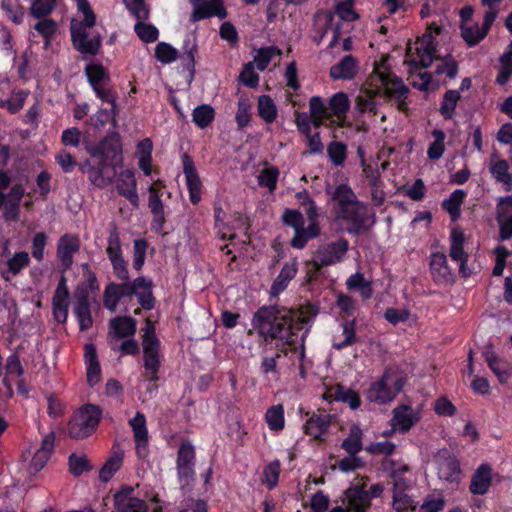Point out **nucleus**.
Returning <instances> with one entry per match:
<instances>
[{
  "instance_id": "1",
  "label": "nucleus",
  "mask_w": 512,
  "mask_h": 512,
  "mask_svg": "<svg viewBox=\"0 0 512 512\" xmlns=\"http://www.w3.org/2000/svg\"><path fill=\"white\" fill-rule=\"evenodd\" d=\"M86 151L93 161L85 159L78 164L75 157L65 150L55 156V161L64 173H71L78 166L91 184L100 189L106 188L113 182L117 168L123 164L120 134L117 131L108 133L97 144L88 146Z\"/></svg>"
},
{
  "instance_id": "2",
  "label": "nucleus",
  "mask_w": 512,
  "mask_h": 512,
  "mask_svg": "<svg viewBox=\"0 0 512 512\" xmlns=\"http://www.w3.org/2000/svg\"><path fill=\"white\" fill-rule=\"evenodd\" d=\"M308 320L307 308L296 314L293 310L283 306L264 305L253 314L251 323L265 341L278 340L276 343L278 353L286 356L288 354L287 347L291 351H296L297 345L293 336L302 330Z\"/></svg>"
},
{
  "instance_id": "3",
  "label": "nucleus",
  "mask_w": 512,
  "mask_h": 512,
  "mask_svg": "<svg viewBox=\"0 0 512 512\" xmlns=\"http://www.w3.org/2000/svg\"><path fill=\"white\" fill-rule=\"evenodd\" d=\"M333 202V211L338 220L350 224L348 233L359 235L369 229V209L367 204L358 200L353 189L346 183L337 185L332 192L327 190Z\"/></svg>"
},
{
  "instance_id": "4",
  "label": "nucleus",
  "mask_w": 512,
  "mask_h": 512,
  "mask_svg": "<svg viewBox=\"0 0 512 512\" xmlns=\"http://www.w3.org/2000/svg\"><path fill=\"white\" fill-rule=\"evenodd\" d=\"M406 379L400 374L394 366H386L382 375L373 381L366 391V398L379 405L387 404L399 394Z\"/></svg>"
},
{
  "instance_id": "5",
  "label": "nucleus",
  "mask_w": 512,
  "mask_h": 512,
  "mask_svg": "<svg viewBox=\"0 0 512 512\" xmlns=\"http://www.w3.org/2000/svg\"><path fill=\"white\" fill-rule=\"evenodd\" d=\"M143 347V377L154 389H157L156 383L159 380V371L161 367L160 347L161 343L155 334V328L150 320H147L145 333L142 339Z\"/></svg>"
},
{
  "instance_id": "6",
  "label": "nucleus",
  "mask_w": 512,
  "mask_h": 512,
  "mask_svg": "<svg viewBox=\"0 0 512 512\" xmlns=\"http://www.w3.org/2000/svg\"><path fill=\"white\" fill-rule=\"evenodd\" d=\"M102 419V410L95 404H86L72 417L67 425L69 437L80 440L91 436Z\"/></svg>"
},
{
  "instance_id": "7",
  "label": "nucleus",
  "mask_w": 512,
  "mask_h": 512,
  "mask_svg": "<svg viewBox=\"0 0 512 512\" xmlns=\"http://www.w3.org/2000/svg\"><path fill=\"white\" fill-rule=\"evenodd\" d=\"M349 243L345 238L321 245L315 252L313 260L309 263L315 271H321L323 267L334 265L341 261L348 251Z\"/></svg>"
},
{
  "instance_id": "8",
  "label": "nucleus",
  "mask_w": 512,
  "mask_h": 512,
  "mask_svg": "<svg viewBox=\"0 0 512 512\" xmlns=\"http://www.w3.org/2000/svg\"><path fill=\"white\" fill-rule=\"evenodd\" d=\"M195 460L194 446L189 440H183L180 443L176 459L177 477L181 485H189L194 480Z\"/></svg>"
},
{
  "instance_id": "9",
  "label": "nucleus",
  "mask_w": 512,
  "mask_h": 512,
  "mask_svg": "<svg viewBox=\"0 0 512 512\" xmlns=\"http://www.w3.org/2000/svg\"><path fill=\"white\" fill-rule=\"evenodd\" d=\"M71 41L75 50L83 55L95 56L102 45V37L99 33L89 35L87 29L82 26H71Z\"/></svg>"
},
{
  "instance_id": "10",
  "label": "nucleus",
  "mask_w": 512,
  "mask_h": 512,
  "mask_svg": "<svg viewBox=\"0 0 512 512\" xmlns=\"http://www.w3.org/2000/svg\"><path fill=\"white\" fill-rule=\"evenodd\" d=\"M183 173L186 179V186L189 193V200L193 205L199 204L202 198L203 184L194 164L188 153L181 155Z\"/></svg>"
},
{
  "instance_id": "11",
  "label": "nucleus",
  "mask_w": 512,
  "mask_h": 512,
  "mask_svg": "<svg viewBox=\"0 0 512 512\" xmlns=\"http://www.w3.org/2000/svg\"><path fill=\"white\" fill-rule=\"evenodd\" d=\"M133 492V487L124 485L113 495L116 512H147L148 506L146 502L138 497H134Z\"/></svg>"
},
{
  "instance_id": "12",
  "label": "nucleus",
  "mask_w": 512,
  "mask_h": 512,
  "mask_svg": "<svg viewBox=\"0 0 512 512\" xmlns=\"http://www.w3.org/2000/svg\"><path fill=\"white\" fill-rule=\"evenodd\" d=\"M332 424V415L322 411L319 413L313 412L303 425L304 433L313 440L324 442L326 435Z\"/></svg>"
},
{
  "instance_id": "13",
  "label": "nucleus",
  "mask_w": 512,
  "mask_h": 512,
  "mask_svg": "<svg viewBox=\"0 0 512 512\" xmlns=\"http://www.w3.org/2000/svg\"><path fill=\"white\" fill-rule=\"evenodd\" d=\"M80 249V240L78 236L64 234L60 237L57 245V259L62 267V273H65L73 265V256Z\"/></svg>"
},
{
  "instance_id": "14",
  "label": "nucleus",
  "mask_w": 512,
  "mask_h": 512,
  "mask_svg": "<svg viewBox=\"0 0 512 512\" xmlns=\"http://www.w3.org/2000/svg\"><path fill=\"white\" fill-rule=\"evenodd\" d=\"M437 463L440 479L449 483L459 482L461 474L460 462L454 455L444 449L439 452Z\"/></svg>"
},
{
  "instance_id": "15",
  "label": "nucleus",
  "mask_w": 512,
  "mask_h": 512,
  "mask_svg": "<svg viewBox=\"0 0 512 512\" xmlns=\"http://www.w3.org/2000/svg\"><path fill=\"white\" fill-rule=\"evenodd\" d=\"M375 72L378 73L379 80L383 86L384 96L387 99L401 98L410 93L409 87L403 82L402 78L390 71L379 72L378 68H375Z\"/></svg>"
},
{
  "instance_id": "16",
  "label": "nucleus",
  "mask_w": 512,
  "mask_h": 512,
  "mask_svg": "<svg viewBox=\"0 0 512 512\" xmlns=\"http://www.w3.org/2000/svg\"><path fill=\"white\" fill-rule=\"evenodd\" d=\"M224 19L227 17V10L224 6V0H206L193 7L190 15V21L195 23L211 17Z\"/></svg>"
},
{
  "instance_id": "17",
  "label": "nucleus",
  "mask_w": 512,
  "mask_h": 512,
  "mask_svg": "<svg viewBox=\"0 0 512 512\" xmlns=\"http://www.w3.org/2000/svg\"><path fill=\"white\" fill-rule=\"evenodd\" d=\"M25 194V189L22 184L16 183L10 187L7 193L5 203H3L2 217L5 221L15 222L19 219L20 205L22 198Z\"/></svg>"
},
{
  "instance_id": "18",
  "label": "nucleus",
  "mask_w": 512,
  "mask_h": 512,
  "mask_svg": "<svg viewBox=\"0 0 512 512\" xmlns=\"http://www.w3.org/2000/svg\"><path fill=\"white\" fill-rule=\"evenodd\" d=\"M430 273L433 282L437 285L449 284L454 280L453 273L447 262V257L444 253L435 252L430 256Z\"/></svg>"
},
{
  "instance_id": "19",
  "label": "nucleus",
  "mask_w": 512,
  "mask_h": 512,
  "mask_svg": "<svg viewBox=\"0 0 512 512\" xmlns=\"http://www.w3.org/2000/svg\"><path fill=\"white\" fill-rule=\"evenodd\" d=\"M116 188L118 194L127 199L134 208L139 207L137 181L132 169H126L120 173Z\"/></svg>"
},
{
  "instance_id": "20",
  "label": "nucleus",
  "mask_w": 512,
  "mask_h": 512,
  "mask_svg": "<svg viewBox=\"0 0 512 512\" xmlns=\"http://www.w3.org/2000/svg\"><path fill=\"white\" fill-rule=\"evenodd\" d=\"M347 499V512H368L372 506L369 498L366 495L364 485H354L345 491Z\"/></svg>"
},
{
  "instance_id": "21",
  "label": "nucleus",
  "mask_w": 512,
  "mask_h": 512,
  "mask_svg": "<svg viewBox=\"0 0 512 512\" xmlns=\"http://www.w3.org/2000/svg\"><path fill=\"white\" fill-rule=\"evenodd\" d=\"M358 70V61L353 55L349 54L330 67L329 76L332 80H353Z\"/></svg>"
},
{
  "instance_id": "22",
  "label": "nucleus",
  "mask_w": 512,
  "mask_h": 512,
  "mask_svg": "<svg viewBox=\"0 0 512 512\" xmlns=\"http://www.w3.org/2000/svg\"><path fill=\"white\" fill-rule=\"evenodd\" d=\"M297 272V258H293L289 262H286L270 287V295L273 297H277L284 290H286L291 280L295 278Z\"/></svg>"
},
{
  "instance_id": "23",
  "label": "nucleus",
  "mask_w": 512,
  "mask_h": 512,
  "mask_svg": "<svg viewBox=\"0 0 512 512\" xmlns=\"http://www.w3.org/2000/svg\"><path fill=\"white\" fill-rule=\"evenodd\" d=\"M419 416L411 406L400 405L393 410L392 425L400 432H408L417 422Z\"/></svg>"
},
{
  "instance_id": "24",
  "label": "nucleus",
  "mask_w": 512,
  "mask_h": 512,
  "mask_svg": "<svg viewBox=\"0 0 512 512\" xmlns=\"http://www.w3.org/2000/svg\"><path fill=\"white\" fill-rule=\"evenodd\" d=\"M482 354L488 367L498 378L499 382L502 384L506 383L511 376L508 364L497 356L492 346H486Z\"/></svg>"
},
{
  "instance_id": "25",
  "label": "nucleus",
  "mask_w": 512,
  "mask_h": 512,
  "mask_svg": "<svg viewBox=\"0 0 512 512\" xmlns=\"http://www.w3.org/2000/svg\"><path fill=\"white\" fill-rule=\"evenodd\" d=\"M491 483V467L484 463L472 475L469 490L474 495H484L488 492Z\"/></svg>"
},
{
  "instance_id": "26",
  "label": "nucleus",
  "mask_w": 512,
  "mask_h": 512,
  "mask_svg": "<svg viewBox=\"0 0 512 512\" xmlns=\"http://www.w3.org/2000/svg\"><path fill=\"white\" fill-rule=\"evenodd\" d=\"M512 206V195L500 198L497 205V221L499 223V238L502 241L512 237V216L503 218L506 209Z\"/></svg>"
},
{
  "instance_id": "27",
  "label": "nucleus",
  "mask_w": 512,
  "mask_h": 512,
  "mask_svg": "<svg viewBox=\"0 0 512 512\" xmlns=\"http://www.w3.org/2000/svg\"><path fill=\"white\" fill-rule=\"evenodd\" d=\"M450 257L452 260L460 263V270L462 271L464 265L468 261V254L464 251L465 235L463 231L457 227L453 228L450 233Z\"/></svg>"
},
{
  "instance_id": "28",
  "label": "nucleus",
  "mask_w": 512,
  "mask_h": 512,
  "mask_svg": "<svg viewBox=\"0 0 512 512\" xmlns=\"http://www.w3.org/2000/svg\"><path fill=\"white\" fill-rule=\"evenodd\" d=\"M152 152L153 142L150 138L140 140L136 145V157L138 159V167L145 176L152 173Z\"/></svg>"
},
{
  "instance_id": "29",
  "label": "nucleus",
  "mask_w": 512,
  "mask_h": 512,
  "mask_svg": "<svg viewBox=\"0 0 512 512\" xmlns=\"http://www.w3.org/2000/svg\"><path fill=\"white\" fill-rule=\"evenodd\" d=\"M467 192L463 189H456L453 191L449 198L444 199L442 208L447 211L452 221H457L461 216V205L463 204Z\"/></svg>"
},
{
  "instance_id": "30",
  "label": "nucleus",
  "mask_w": 512,
  "mask_h": 512,
  "mask_svg": "<svg viewBox=\"0 0 512 512\" xmlns=\"http://www.w3.org/2000/svg\"><path fill=\"white\" fill-rule=\"evenodd\" d=\"M110 327L118 338L131 337L136 332V320L130 316H118L110 321Z\"/></svg>"
},
{
  "instance_id": "31",
  "label": "nucleus",
  "mask_w": 512,
  "mask_h": 512,
  "mask_svg": "<svg viewBox=\"0 0 512 512\" xmlns=\"http://www.w3.org/2000/svg\"><path fill=\"white\" fill-rule=\"evenodd\" d=\"M424 37L427 38V42L422 43L420 47H417L418 59L413 61L414 65L419 68L430 67L436 52L433 37L430 34L424 35Z\"/></svg>"
},
{
  "instance_id": "32",
  "label": "nucleus",
  "mask_w": 512,
  "mask_h": 512,
  "mask_svg": "<svg viewBox=\"0 0 512 512\" xmlns=\"http://www.w3.org/2000/svg\"><path fill=\"white\" fill-rule=\"evenodd\" d=\"M460 99L461 94L458 90L449 89L444 93L443 99L440 103L439 112L445 120L453 119L455 115V109Z\"/></svg>"
},
{
  "instance_id": "33",
  "label": "nucleus",
  "mask_w": 512,
  "mask_h": 512,
  "mask_svg": "<svg viewBox=\"0 0 512 512\" xmlns=\"http://www.w3.org/2000/svg\"><path fill=\"white\" fill-rule=\"evenodd\" d=\"M85 74L92 89L97 86H101L110 80L108 71L99 63H90L86 65Z\"/></svg>"
},
{
  "instance_id": "34",
  "label": "nucleus",
  "mask_w": 512,
  "mask_h": 512,
  "mask_svg": "<svg viewBox=\"0 0 512 512\" xmlns=\"http://www.w3.org/2000/svg\"><path fill=\"white\" fill-rule=\"evenodd\" d=\"M164 188L165 184L161 180H157L149 186L148 207L151 213L165 212L164 204L161 199Z\"/></svg>"
},
{
  "instance_id": "35",
  "label": "nucleus",
  "mask_w": 512,
  "mask_h": 512,
  "mask_svg": "<svg viewBox=\"0 0 512 512\" xmlns=\"http://www.w3.org/2000/svg\"><path fill=\"white\" fill-rule=\"evenodd\" d=\"M362 435L363 433L359 426L353 425L348 436L341 444L342 449L351 456L357 455L363 449Z\"/></svg>"
},
{
  "instance_id": "36",
  "label": "nucleus",
  "mask_w": 512,
  "mask_h": 512,
  "mask_svg": "<svg viewBox=\"0 0 512 512\" xmlns=\"http://www.w3.org/2000/svg\"><path fill=\"white\" fill-rule=\"evenodd\" d=\"M215 110L209 104H201L194 108L192 112V121L200 128L205 129L214 121Z\"/></svg>"
},
{
  "instance_id": "37",
  "label": "nucleus",
  "mask_w": 512,
  "mask_h": 512,
  "mask_svg": "<svg viewBox=\"0 0 512 512\" xmlns=\"http://www.w3.org/2000/svg\"><path fill=\"white\" fill-rule=\"evenodd\" d=\"M265 420L271 431L279 432L285 426L284 407L282 404L273 405L267 409Z\"/></svg>"
},
{
  "instance_id": "38",
  "label": "nucleus",
  "mask_w": 512,
  "mask_h": 512,
  "mask_svg": "<svg viewBox=\"0 0 512 512\" xmlns=\"http://www.w3.org/2000/svg\"><path fill=\"white\" fill-rule=\"evenodd\" d=\"M258 115L266 122L272 123L277 117V107L269 95H261L258 98Z\"/></svg>"
},
{
  "instance_id": "39",
  "label": "nucleus",
  "mask_w": 512,
  "mask_h": 512,
  "mask_svg": "<svg viewBox=\"0 0 512 512\" xmlns=\"http://www.w3.org/2000/svg\"><path fill=\"white\" fill-rule=\"evenodd\" d=\"M491 174L497 182L505 185L506 191L512 189V175L509 173V165L506 160H498L491 166Z\"/></svg>"
},
{
  "instance_id": "40",
  "label": "nucleus",
  "mask_w": 512,
  "mask_h": 512,
  "mask_svg": "<svg viewBox=\"0 0 512 512\" xmlns=\"http://www.w3.org/2000/svg\"><path fill=\"white\" fill-rule=\"evenodd\" d=\"M431 134L434 137V141L428 147L427 156L430 160H438L445 152L446 135L440 129H434Z\"/></svg>"
},
{
  "instance_id": "41",
  "label": "nucleus",
  "mask_w": 512,
  "mask_h": 512,
  "mask_svg": "<svg viewBox=\"0 0 512 512\" xmlns=\"http://www.w3.org/2000/svg\"><path fill=\"white\" fill-rule=\"evenodd\" d=\"M350 108V101L346 93L338 92L334 94L328 102V109L336 117L345 116Z\"/></svg>"
},
{
  "instance_id": "42",
  "label": "nucleus",
  "mask_w": 512,
  "mask_h": 512,
  "mask_svg": "<svg viewBox=\"0 0 512 512\" xmlns=\"http://www.w3.org/2000/svg\"><path fill=\"white\" fill-rule=\"evenodd\" d=\"M122 462L123 456L121 453H116L111 456L100 469V480L104 483L110 481L114 474L120 469Z\"/></svg>"
},
{
  "instance_id": "43",
  "label": "nucleus",
  "mask_w": 512,
  "mask_h": 512,
  "mask_svg": "<svg viewBox=\"0 0 512 512\" xmlns=\"http://www.w3.org/2000/svg\"><path fill=\"white\" fill-rule=\"evenodd\" d=\"M280 471L281 463L278 459L271 461L264 467L262 483L265 484L269 490H272L277 486Z\"/></svg>"
},
{
  "instance_id": "44",
  "label": "nucleus",
  "mask_w": 512,
  "mask_h": 512,
  "mask_svg": "<svg viewBox=\"0 0 512 512\" xmlns=\"http://www.w3.org/2000/svg\"><path fill=\"white\" fill-rule=\"evenodd\" d=\"M135 441H148V430L146 425V417L144 413L138 411L135 416L129 420Z\"/></svg>"
},
{
  "instance_id": "45",
  "label": "nucleus",
  "mask_w": 512,
  "mask_h": 512,
  "mask_svg": "<svg viewBox=\"0 0 512 512\" xmlns=\"http://www.w3.org/2000/svg\"><path fill=\"white\" fill-rule=\"evenodd\" d=\"M327 154L335 167L342 166L347 158V146L340 141H332L327 146Z\"/></svg>"
},
{
  "instance_id": "46",
  "label": "nucleus",
  "mask_w": 512,
  "mask_h": 512,
  "mask_svg": "<svg viewBox=\"0 0 512 512\" xmlns=\"http://www.w3.org/2000/svg\"><path fill=\"white\" fill-rule=\"evenodd\" d=\"M182 49L183 54L181 56V60L183 62V66L190 72L191 76H193L195 71V54L197 53V44L187 38L183 42Z\"/></svg>"
},
{
  "instance_id": "47",
  "label": "nucleus",
  "mask_w": 512,
  "mask_h": 512,
  "mask_svg": "<svg viewBox=\"0 0 512 512\" xmlns=\"http://www.w3.org/2000/svg\"><path fill=\"white\" fill-rule=\"evenodd\" d=\"M144 21L145 20L138 21L134 26V31L144 43H153L158 39L159 31L154 25L145 23Z\"/></svg>"
},
{
  "instance_id": "48",
  "label": "nucleus",
  "mask_w": 512,
  "mask_h": 512,
  "mask_svg": "<svg viewBox=\"0 0 512 512\" xmlns=\"http://www.w3.org/2000/svg\"><path fill=\"white\" fill-rule=\"evenodd\" d=\"M142 287H149L148 279L143 276H139L132 282L125 280L118 284V291L122 299L124 297L133 296L135 293H137V290L141 289Z\"/></svg>"
},
{
  "instance_id": "49",
  "label": "nucleus",
  "mask_w": 512,
  "mask_h": 512,
  "mask_svg": "<svg viewBox=\"0 0 512 512\" xmlns=\"http://www.w3.org/2000/svg\"><path fill=\"white\" fill-rule=\"evenodd\" d=\"M356 109L361 113L369 112L376 115L378 112V104L375 100V94L373 92L367 93V90L359 94L356 97Z\"/></svg>"
},
{
  "instance_id": "50",
  "label": "nucleus",
  "mask_w": 512,
  "mask_h": 512,
  "mask_svg": "<svg viewBox=\"0 0 512 512\" xmlns=\"http://www.w3.org/2000/svg\"><path fill=\"white\" fill-rule=\"evenodd\" d=\"M461 35L469 47H473L481 42L487 35L478 24L474 26H461Z\"/></svg>"
},
{
  "instance_id": "51",
  "label": "nucleus",
  "mask_w": 512,
  "mask_h": 512,
  "mask_svg": "<svg viewBox=\"0 0 512 512\" xmlns=\"http://www.w3.org/2000/svg\"><path fill=\"white\" fill-rule=\"evenodd\" d=\"M275 55H281V50L277 46L260 48L254 59L258 70L264 71Z\"/></svg>"
},
{
  "instance_id": "52",
  "label": "nucleus",
  "mask_w": 512,
  "mask_h": 512,
  "mask_svg": "<svg viewBox=\"0 0 512 512\" xmlns=\"http://www.w3.org/2000/svg\"><path fill=\"white\" fill-rule=\"evenodd\" d=\"M29 264V254L26 251L17 252L7 261L8 273L16 276Z\"/></svg>"
},
{
  "instance_id": "53",
  "label": "nucleus",
  "mask_w": 512,
  "mask_h": 512,
  "mask_svg": "<svg viewBox=\"0 0 512 512\" xmlns=\"http://www.w3.org/2000/svg\"><path fill=\"white\" fill-rule=\"evenodd\" d=\"M123 3L130 14L138 21L149 18L150 9L145 0H123Z\"/></svg>"
},
{
  "instance_id": "54",
  "label": "nucleus",
  "mask_w": 512,
  "mask_h": 512,
  "mask_svg": "<svg viewBox=\"0 0 512 512\" xmlns=\"http://www.w3.org/2000/svg\"><path fill=\"white\" fill-rule=\"evenodd\" d=\"M259 75L255 71L254 62H248L243 65L238 80L248 88H256L259 85Z\"/></svg>"
},
{
  "instance_id": "55",
  "label": "nucleus",
  "mask_w": 512,
  "mask_h": 512,
  "mask_svg": "<svg viewBox=\"0 0 512 512\" xmlns=\"http://www.w3.org/2000/svg\"><path fill=\"white\" fill-rule=\"evenodd\" d=\"M121 300L118 283L110 282L106 285L103 293V304L111 312L116 311L117 306Z\"/></svg>"
},
{
  "instance_id": "56",
  "label": "nucleus",
  "mask_w": 512,
  "mask_h": 512,
  "mask_svg": "<svg viewBox=\"0 0 512 512\" xmlns=\"http://www.w3.org/2000/svg\"><path fill=\"white\" fill-rule=\"evenodd\" d=\"M69 470L74 476H81L92 469L89 460L85 455L72 453L68 459Z\"/></svg>"
},
{
  "instance_id": "57",
  "label": "nucleus",
  "mask_w": 512,
  "mask_h": 512,
  "mask_svg": "<svg viewBox=\"0 0 512 512\" xmlns=\"http://www.w3.org/2000/svg\"><path fill=\"white\" fill-rule=\"evenodd\" d=\"M34 29L44 38L45 47H48L56 33L57 24L51 18H44L35 24Z\"/></svg>"
},
{
  "instance_id": "58",
  "label": "nucleus",
  "mask_w": 512,
  "mask_h": 512,
  "mask_svg": "<svg viewBox=\"0 0 512 512\" xmlns=\"http://www.w3.org/2000/svg\"><path fill=\"white\" fill-rule=\"evenodd\" d=\"M118 115V109L113 110L111 107L110 110L106 108H100L96 114L91 116L92 125L96 128L104 127L108 122H111L113 126L116 125V117Z\"/></svg>"
},
{
  "instance_id": "59",
  "label": "nucleus",
  "mask_w": 512,
  "mask_h": 512,
  "mask_svg": "<svg viewBox=\"0 0 512 512\" xmlns=\"http://www.w3.org/2000/svg\"><path fill=\"white\" fill-rule=\"evenodd\" d=\"M155 57L163 64L174 62L178 58V51L166 42H159L155 47Z\"/></svg>"
},
{
  "instance_id": "60",
  "label": "nucleus",
  "mask_w": 512,
  "mask_h": 512,
  "mask_svg": "<svg viewBox=\"0 0 512 512\" xmlns=\"http://www.w3.org/2000/svg\"><path fill=\"white\" fill-rule=\"evenodd\" d=\"M279 169L275 166L263 169L258 176V183L262 187L268 188L273 192L277 187Z\"/></svg>"
},
{
  "instance_id": "61",
  "label": "nucleus",
  "mask_w": 512,
  "mask_h": 512,
  "mask_svg": "<svg viewBox=\"0 0 512 512\" xmlns=\"http://www.w3.org/2000/svg\"><path fill=\"white\" fill-rule=\"evenodd\" d=\"M336 399L347 403L352 410L358 409L361 405V398L358 392L352 389H345L343 386L337 388Z\"/></svg>"
},
{
  "instance_id": "62",
  "label": "nucleus",
  "mask_w": 512,
  "mask_h": 512,
  "mask_svg": "<svg viewBox=\"0 0 512 512\" xmlns=\"http://www.w3.org/2000/svg\"><path fill=\"white\" fill-rule=\"evenodd\" d=\"M148 248V242L146 239H136L133 244V268L137 271L142 270L146 251Z\"/></svg>"
},
{
  "instance_id": "63",
  "label": "nucleus",
  "mask_w": 512,
  "mask_h": 512,
  "mask_svg": "<svg viewBox=\"0 0 512 512\" xmlns=\"http://www.w3.org/2000/svg\"><path fill=\"white\" fill-rule=\"evenodd\" d=\"M148 283L149 287H142L141 289H138L137 293L134 295L137 297L141 308L150 311L154 309L156 300L152 292V281L148 279Z\"/></svg>"
},
{
  "instance_id": "64",
  "label": "nucleus",
  "mask_w": 512,
  "mask_h": 512,
  "mask_svg": "<svg viewBox=\"0 0 512 512\" xmlns=\"http://www.w3.org/2000/svg\"><path fill=\"white\" fill-rule=\"evenodd\" d=\"M1 9L15 24H21L24 20V8L21 5L14 6L12 0H2Z\"/></svg>"
}]
</instances>
